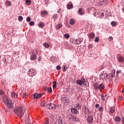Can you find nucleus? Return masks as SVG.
I'll return each instance as SVG.
<instances>
[{
	"label": "nucleus",
	"instance_id": "12",
	"mask_svg": "<svg viewBox=\"0 0 124 124\" xmlns=\"http://www.w3.org/2000/svg\"><path fill=\"white\" fill-rule=\"evenodd\" d=\"M70 110L72 114H77L78 113V110L75 108H71Z\"/></svg>",
	"mask_w": 124,
	"mask_h": 124
},
{
	"label": "nucleus",
	"instance_id": "9",
	"mask_svg": "<svg viewBox=\"0 0 124 124\" xmlns=\"http://www.w3.org/2000/svg\"><path fill=\"white\" fill-rule=\"evenodd\" d=\"M117 61L119 63H124V58L123 56H119L117 58Z\"/></svg>",
	"mask_w": 124,
	"mask_h": 124
},
{
	"label": "nucleus",
	"instance_id": "41",
	"mask_svg": "<svg viewBox=\"0 0 124 124\" xmlns=\"http://www.w3.org/2000/svg\"><path fill=\"white\" fill-rule=\"evenodd\" d=\"M56 28L57 29H61V28H62V24H59L58 25H57L56 26Z\"/></svg>",
	"mask_w": 124,
	"mask_h": 124
},
{
	"label": "nucleus",
	"instance_id": "32",
	"mask_svg": "<svg viewBox=\"0 0 124 124\" xmlns=\"http://www.w3.org/2000/svg\"><path fill=\"white\" fill-rule=\"evenodd\" d=\"M111 26H112V27H116V26H117V22L115 21H112L111 23Z\"/></svg>",
	"mask_w": 124,
	"mask_h": 124
},
{
	"label": "nucleus",
	"instance_id": "48",
	"mask_svg": "<svg viewBox=\"0 0 124 124\" xmlns=\"http://www.w3.org/2000/svg\"><path fill=\"white\" fill-rule=\"evenodd\" d=\"M123 98H124V97H123V96H119L118 97L119 100H122L123 99Z\"/></svg>",
	"mask_w": 124,
	"mask_h": 124
},
{
	"label": "nucleus",
	"instance_id": "47",
	"mask_svg": "<svg viewBox=\"0 0 124 124\" xmlns=\"http://www.w3.org/2000/svg\"><path fill=\"white\" fill-rule=\"evenodd\" d=\"M4 93V92H3V91L2 90H0V95H2Z\"/></svg>",
	"mask_w": 124,
	"mask_h": 124
},
{
	"label": "nucleus",
	"instance_id": "30",
	"mask_svg": "<svg viewBox=\"0 0 124 124\" xmlns=\"http://www.w3.org/2000/svg\"><path fill=\"white\" fill-rule=\"evenodd\" d=\"M100 95L101 96V100H102V101H104V100H105V96H104V94H101Z\"/></svg>",
	"mask_w": 124,
	"mask_h": 124
},
{
	"label": "nucleus",
	"instance_id": "22",
	"mask_svg": "<svg viewBox=\"0 0 124 124\" xmlns=\"http://www.w3.org/2000/svg\"><path fill=\"white\" fill-rule=\"evenodd\" d=\"M11 96L12 97H13L14 98H16V97H17L18 96V95H17V94H16V93L14 92H13L11 93Z\"/></svg>",
	"mask_w": 124,
	"mask_h": 124
},
{
	"label": "nucleus",
	"instance_id": "37",
	"mask_svg": "<svg viewBox=\"0 0 124 124\" xmlns=\"http://www.w3.org/2000/svg\"><path fill=\"white\" fill-rule=\"evenodd\" d=\"M108 75V78H114V75H113V74L112 73H110L109 74V75Z\"/></svg>",
	"mask_w": 124,
	"mask_h": 124
},
{
	"label": "nucleus",
	"instance_id": "1",
	"mask_svg": "<svg viewBox=\"0 0 124 124\" xmlns=\"http://www.w3.org/2000/svg\"><path fill=\"white\" fill-rule=\"evenodd\" d=\"M3 101L5 104L6 105L7 107L9 108L10 109H12L13 108V104L12 101L9 98H7L6 96L4 95L2 97Z\"/></svg>",
	"mask_w": 124,
	"mask_h": 124
},
{
	"label": "nucleus",
	"instance_id": "60",
	"mask_svg": "<svg viewBox=\"0 0 124 124\" xmlns=\"http://www.w3.org/2000/svg\"><path fill=\"white\" fill-rule=\"evenodd\" d=\"M54 124H60L58 123V122H55V123H54Z\"/></svg>",
	"mask_w": 124,
	"mask_h": 124
},
{
	"label": "nucleus",
	"instance_id": "5",
	"mask_svg": "<svg viewBox=\"0 0 124 124\" xmlns=\"http://www.w3.org/2000/svg\"><path fill=\"white\" fill-rule=\"evenodd\" d=\"M100 78L102 80H105L107 77H108V74L106 73V72H102L99 76Z\"/></svg>",
	"mask_w": 124,
	"mask_h": 124
},
{
	"label": "nucleus",
	"instance_id": "29",
	"mask_svg": "<svg viewBox=\"0 0 124 124\" xmlns=\"http://www.w3.org/2000/svg\"><path fill=\"white\" fill-rule=\"evenodd\" d=\"M45 26V24L43 22H40V24L38 25L39 28H43Z\"/></svg>",
	"mask_w": 124,
	"mask_h": 124
},
{
	"label": "nucleus",
	"instance_id": "62",
	"mask_svg": "<svg viewBox=\"0 0 124 124\" xmlns=\"http://www.w3.org/2000/svg\"><path fill=\"white\" fill-rule=\"evenodd\" d=\"M107 97V95L106 94L105 96V97Z\"/></svg>",
	"mask_w": 124,
	"mask_h": 124
},
{
	"label": "nucleus",
	"instance_id": "15",
	"mask_svg": "<svg viewBox=\"0 0 124 124\" xmlns=\"http://www.w3.org/2000/svg\"><path fill=\"white\" fill-rule=\"evenodd\" d=\"M57 121H58V122H57L58 124H63V123H62V117H61V116H58Z\"/></svg>",
	"mask_w": 124,
	"mask_h": 124
},
{
	"label": "nucleus",
	"instance_id": "44",
	"mask_svg": "<svg viewBox=\"0 0 124 124\" xmlns=\"http://www.w3.org/2000/svg\"><path fill=\"white\" fill-rule=\"evenodd\" d=\"M99 111L100 112H102V111H103V107H102V106L100 107L99 108Z\"/></svg>",
	"mask_w": 124,
	"mask_h": 124
},
{
	"label": "nucleus",
	"instance_id": "18",
	"mask_svg": "<svg viewBox=\"0 0 124 124\" xmlns=\"http://www.w3.org/2000/svg\"><path fill=\"white\" fill-rule=\"evenodd\" d=\"M92 11L93 12V15L94 17H96V9L94 8H92Z\"/></svg>",
	"mask_w": 124,
	"mask_h": 124
},
{
	"label": "nucleus",
	"instance_id": "6",
	"mask_svg": "<svg viewBox=\"0 0 124 124\" xmlns=\"http://www.w3.org/2000/svg\"><path fill=\"white\" fill-rule=\"evenodd\" d=\"M46 107L48 108V109L53 110V109H56L57 108V105L54 103H50L47 105Z\"/></svg>",
	"mask_w": 124,
	"mask_h": 124
},
{
	"label": "nucleus",
	"instance_id": "25",
	"mask_svg": "<svg viewBox=\"0 0 124 124\" xmlns=\"http://www.w3.org/2000/svg\"><path fill=\"white\" fill-rule=\"evenodd\" d=\"M69 24H70V25H71V26H73V25H74L75 24V20H74L73 19H70V20L69 21Z\"/></svg>",
	"mask_w": 124,
	"mask_h": 124
},
{
	"label": "nucleus",
	"instance_id": "59",
	"mask_svg": "<svg viewBox=\"0 0 124 124\" xmlns=\"http://www.w3.org/2000/svg\"><path fill=\"white\" fill-rule=\"evenodd\" d=\"M122 93H124V90H122Z\"/></svg>",
	"mask_w": 124,
	"mask_h": 124
},
{
	"label": "nucleus",
	"instance_id": "55",
	"mask_svg": "<svg viewBox=\"0 0 124 124\" xmlns=\"http://www.w3.org/2000/svg\"><path fill=\"white\" fill-rule=\"evenodd\" d=\"M120 72H121V70L117 71H116V74H119V73H120Z\"/></svg>",
	"mask_w": 124,
	"mask_h": 124
},
{
	"label": "nucleus",
	"instance_id": "56",
	"mask_svg": "<svg viewBox=\"0 0 124 124\" xmlns=\"http://www.w3.org/2000/svg\"><path fill=\"white\" fill-rule=\"evenodd\" d=\"M122 124H124V117L122 119Z\"/></svg>",
	"mask_w": 124,
	"mask_h": 124
},
{
	"label": "nucleus",
	"instance_id": "40",
	"mask_svg": "<svg viewBox=\"0 0 124 124\" xmlns=\"http://www.w3.org/2000/svg\"><path fill=\"white\" fill-rule=\"evenodd\" d=\"M95 42H98L99 41V37H96L95 39H94Z\"/></svg>",
	"mask_w": 124,
	"mask_h": 124
},
{
	"label": "nucleus",
	"instance_id": "39",
	"mask_svg": "<svg viewBox=\"0 0 124 124\" xmlns=\"http://www.w3.org/2000/svg\"><path fill=\"white\" fill-rule=\"evenodd\" d=\"M6 3L7 5H8V6H10V5H11V2H10V1H7Z\"/></svg>",
	"mask_w": 124,
	"mask_h": 124
},
{
	"label": "nucleus",
	"instance_id": "2",
	"mask_svg": "<svg viewBox=\"0 0 124 124\" xmlns=\"http://www.w3.org/2000/svg\"><path fill=\"white\" fill-rule=\"evenodd\" d=\"M14 112L16 115L19 117V118H22L24 116V113H25V110L23 109L21 107L16 108L14 109Z\"/></svg>",
	"mask_w": 124,
	"mask_h": 124
},
{
	"label": "nucleus",
	"instance_id": "61",
	"mask_svg": "<svg viewBox=\"0 0 124 124\" xmlns=\"http://www.w3.org/2000/svg\"><path fill=\"white\" fill-rule=\"evenodd\" d=\"M89 47H92V45H89Z\"/></svg>",
	"mask_w": 124,
	"mask_h": 124
},
{
	"label": "nucleus",
	"instance_id": "57",
	"mask_svg": "<svg viewBox=\"0 0 124 124\" xmlns=\"http://www.w3.org/2000/svg\"><path fill=\"white\" fill-rule=\"evenodd\" d=\"M44 124H48V121H46V122H45V123Z\"/></svg>",
	"mask_w": 124,
	"mask_h": 124
},
{
	"label": "nucleus",
	"instance_id": "43",
	"mask_svg": "<svg viewBox=\"0 0 124 124\" xmlns=\"http://www.w3.org/2000/svg\"><path fill=\"white\" fill-rule=\"evenodd\" d=\"M29 25L30 26H34V22H33V21H31L30 23H29Z\"/></svg>",
	"mask_w": 124,
	"mask_h": 124
},
{
	"label": "nucleus",
	"instance_id": "13",
	"mask_svg": "<svg viewBox=\"0 0 124 124\" xmlns=\"http://www.w3.org/2000/svg\"><path fill=\"white\" fill-rule=\"evenodd\" d=\"M72 120L76 123H79V122H80V120L77 116H73L72 118Z\"/></svg>",
	"mask_w": 124,
	"mask_h": 124
},
{
	"label": "nucleus",
	"instance_id": "33",
	"mask_svg": "<svg viewBox=\"0 0 124 124\" xmlns=\"http://www.w3.org/2000/svg\"><path fill=\"white\" fill-rule=\"evenodd\" d=\"M52 17L54 20H56V19H57L58 17H59V16L58 14H55L53 15Z\"/></svg>",
	"mask_w": 124,
	"mask_h": 124
},
{
	"label": "nucleus",
	"instance_id": "28",
	"mask_svg": "<svg viewBox=\"0 0 124 124\" xmlns=\"http://www.w3.org/2000/svg\"><path fill=\"white\" fill-rule=\"evenodd\" d=\"M115 122H121V117L119 116H116L115 118Z\"/></svg>",
	"mask_w": 124,
	"mask_h": 124
},
{
	"label": "nucleus",
	"instance_id": "34",
	"mask_svg": "<svg viewBox=\"0 0 124 124\" xmlns=\"http://www.w3.org/2000/svg\"><path fill=\"white\" fill-rule=\"evenodd\" d=\"M73 7V5L72 4H69L67 5V8L68 9H70L71 8H72Z\"/></svg>",
	"mask_w": 124,
	"mask_h": 124
},
{
	"label": "nucleus",
	"instance_id": "54",
	"mask_svg": "<svg viewBox=\"0 0 124 124\" xmlns=\"http://www.w3.org/2000/svg\"><path fill=\"white\" fill-rule=\"evenodd\" d=\"M109 40H110V41H112V40H113L112 37H109Z\"/></svg>",
	"mask_w": 124,
	"mask_h": 124
},
{
	"label": "nucleus",
	"instance_id": "31",
	"mask_svg": "<svg viewBox=\"0 0 124 124\" xmlns=\"http://www.w3.org/2000/svg\"><path fill=\"white\" fill-rule=\"evenodd\" d=\"M31 3V0H26V4L27 5H30Z\"/></svg>",
	"mask_w": 124,
	"mask_h": 124
},
{
	"label": "nucleus",
	"instance_id": "16",
	"mask_svg": "<svg viewBox=\"0 0 124 124\" xmlns=\"http://www.w3.org/2000/svg\"><path fill=\"white\" fill-rule=\"evenodd\" d=\"M78 14L79 15H84L85 14V11L83 10L82 8H80L78 10Z\"/></svg>",
	"mask_w": 124,
	"mask_h": 124
},
{
	"label": "nucleus",
	"instance_id": "36",
	"mask_svg": "<svg viewBox=\"0 0 124 124\" xmlns=\"http://www.w3.org/2000/svg\"><path fill=\"white\" fill-rule=\"evenodd\" d=\"M19 22H21V21H23V16H20L18 17Z\"/></svg>",
	"mask_w": 124,
	"mask_h": 124
},
{
	"label": "nucleus",
	"instance_id": "42",
	"mask_svg": "<svg viewBox=\"0 0 124 124\" xmlns=\"http://www.w3.org/2000/svg\"><path fill=\"white\" fill-rule=\"evenodd\" d=\"M64 37H65V38H69V37H70V36H69V34H65L64 35Z\"/></svg>",
	"mask_w": 124,
	"mask_h": 124
},
{
	"label": "nucleus",
	"instance_id": "17",
	"mask_svg": "<svg viewBox=\"0 0 124 124\" xmlns=\"http://www.w3.org/2000/svg\"><path fill=\"white\" fill-rule=\"evenodd\" d=\"M95 35H94V33L93 32H91L90 33V34L88 35V37L89 38H90V39H93V38H94Z\"/></svg>",
	"mask_w": 124,
	"mask_h": 124
},
{
	"label": "nucleus",
	"instance_id": "53",
	"mask_svg": "<svg viewBox=\"0 0 124 124\" xmlns=\"http://www.w3.org/2000/svg\"><path fill=\"white\" fill-rule=\"evenodd\" d=\"M61 11H62V9H59L57 11V12H58V13H60L61 12Z\"/></svg>",
	"mask_w": 124,
	"mask_h": 124
},
{
	"label": "nucleus",
	"instance_id": "46",
	"mask_svg": "<svg viewBox=\"0 0 124 124\" xmlns=\"http://www.w3.org/2000/svg\"><path fill=\"white\" fill-rule=\"evenodd\" d=\"M26 21H27V22H31V17H28L26 18Z\"/></svg>",
	"mask_w": 124,
	"mask_h": 124
},
{
	"label": "nucleus",
	"instance_id": "20",
	"mask_svg": "<svg viewBox=\"0 0 124 124\" xmlns=\"http://www.w3.org/2000/svg\"><path fill=\"white\" fill-rule=\"evenodd\" d=\"M97 15H99V16H102V17H104V13H103V11H100L98 12Z\"/></svg>",
	"mask_w": 124,
	"mask_h": 124
},
{
	"label": "nucleus",
	"instance_id": "7",
	"mask_svg": "<svg viewBox=\"0 0 124 124\" xmlns=\"http://www.w3.org/2000/svg\"><path fill=\"white\" fill-rule=\"evenodd\" d=\"M76 83L78 85H79V86H82L84 83H85V78H82L80 80L78 79L77 80Z\"/></svg>",
	"mask_w": 124,
	"mask_h": 124
},
{
	"label": "nucleus",
	"instance_id": "4",
	"mask_svg": "<svg viewBox=\"0 0 124 124\" xmlns=\"http://www.w3.org/2000/svg\"><path fill=\"white\" fill-rule=\"evenodd\" d=\"M28 74L30 77H33L36 74V70L31 68L28 71Z\"/></svg>",
	"mask_w": 124,
	"mask_h": 124
},
{
	"label": "nucleus",
	"instance_id": "21",
	"mask_svg": "<svg viewBox=\"0 0 124 124\" xmlns=\"http://www.w3.org/2000/svg\"><path fill=\"white\" fill-rule=\"evenodd\" d=\"M31 61H35L36 60V55L35 54H33L31 56Z\"/></svg>",
	"mask_w": 124,
	"mask_h": 124
},
{
	"label": "nucleus",
	"instance_id": "14",
	"mask_svg": "<svg viewBox=\"0 0 124 124\" xmlns=\"http://www.w3.org/2000/svg\"><path fill=\"white\" fill-rule=\"evenodd\" d=\"M93 116H89L87 118V122L89 124H91V123H93Z\"/></svg>",
	"mask_w": 124,
	"mask_h": 124
},
{
	"label": "nucleus",
	"instance_id": "58",
	"mask_svg": "<svg viewBox=\"0 0 124 124\" xmlns=\"http://www.w3.org/2000/svg\"><path fill=\"white\" fill-rule=\"evenodd\" d=\"M103 4H104V5H106V4H106V2H104Z\"/></svg>",
	"mask_w": 124,
	"mask_h": 124
},
{
	"label": "nucleus",
	"instance_id": "45",
	"mask_svg": "<svg viewBox=\"0 0 124 124\" xmlns=\"http://www.w3.org/2000/svg\"><path fill=\"white\" fill-rule=\"evenodd\" d=\"M61 66L60 65L57 66L56 69H57V70H61Z\"/></svg>",
	"mask_w": 124,
	"mask_h": 124
},
{
	"label": "nucleus",
	"instance_id": "10",
	"mask_svg": "<svg viewBox=\"0 0 124 124\" xmlns=\"http://www.w3.org/2000/svg\"><path fill=\"white\" fill-rule=\"evenodd\" d=\"M62 102H64V103H68L69 102V100L65 97H62L61 98Z\"/></svg>",
	"mask_w": 124,
	"mask_h": 124
},
{
	"label": "nucleus",
	"instance_id": "50",
	"mask_svg": "<svg viewBox=\"0 0 124 124\" xmlns=\"http://www.w3.org/2000/svg\"><path fill=\"white\" fill-rule=\"evenodd\" d=\"M41 106L45 107V104L44 102H42L41 104Z\"/></svg>",
	"mask_w": 124,
	"mask_h": 124
},
{
	"label": "nucleus",
	"instance_id": "19",
	"mask_svg": "<svg viewBox=\"0 0 124 124\" xmlns=\"http://www.w3.org/2000/svg\"><path fill=\"white\" fill-rule=\"evenodd\" d=\"M75 108L78 110H79V109H81V105L80 104H77L75 105Z\"/></svg>",
	"mask_w": 124,
	"mask_h": 124
},
{
	"label": "nucleus",
	"instance_id": "8",
	"mask_svg": "<svg viewBox=\"0 0 124 124\" xmlns=\"http://www.w3.org/2000/svg\"><path fill=\"white\" fill-rule=\"evenodd\" d=\"M41 96H42V95L40 93H35L33 95L34 99H39V98H41Z\"/></svg>",
	"mask_w": 124,
	"mask_h": 124
},
{
	"label": "nucleus",
	"instance_id": "24",
	"mask_svg": "<svg viewBox=\"0 0 124 124\" xmlns=\"http://www.w3.org/2000/svg\"><path fill=\"white\" fill-rule=\"evenodd\" d=\"M41 15L42 17H44V16H46V15H48V12L47 11H45L41 12Z\"/></svg>",
	"mask_w": 124,
	"mask_h": 124
},
{
	"label": "nucleus",
	"instance_id": "63",
	"mask_svg": "<svg viewBox=\"0 0 124 124\" xmlns=\"http://www.w3.org/2000/svg\"><path fill=\"white\" fill-rule=\"evenodd\" d=\"M114 74V75H115V73H114V74Z\"/></svg>",
	"mask_w": 124,
	"mask_h": 124
},
{
	"label": "nucleus",
	"instance_id": "49",
	"mask_svg": "<svg viewBox=\"0 0 124 124\" xmlns=\"http://www.w3.org/2000/svg\"><path fill=\"white\" fill-rule=\"evenodd\" d=\"M95 108H98V107H99V104H96L95 105Z\"/></svg>",
	"mask_w": 124,
	"mask_h": 124
},
{
	"label": "nucleus",
	"instance_id": "52",
	"mask_svg": "<svg viewBox=\"0 0 124 124\" xmlns=\"http://www.w3.org/2000/svg\"><path fill=\"white\" fill-rule=\"evenodd\" d=\"M92 8H87V11H88V12H90V11L92 10Z\"/></svg>",
	"mask_w": 124,
	"mask_h": 124
},
{
	"label": "nucleus",
	"instance_id": "23",
	"mask_svg": "<svg viewBox=\"0 0 124 124\" xmlns=\"http://www.w3.org/2000/svg\"><path fill=\"white\" fill-rule=\"evenodd\" d=\"M104 2H106V4H107L108 3V1L106 0L101 1L98 3V5H103V4L104 5L103 3H104Z\"/></svg>",
	"mask_w": 124,
	"mask_h": 124
},
{
	"label": "nucleus",
	"instance_id": "51",
	"mask_svg": "<svg viewBox=\"0 0 124 124\" xmlns=\"http://www.w3.org/2000/svg\"><path fill=\"white\" fill-rule=\"evenodd\" d=\"M62 68L63 69V71H64V72L66 71V70H65V66L63 65Z\"/></svg>",
	"mask_w": 124,
	"mask_h": 124
},
{
	"label": "nucleus",
	"instance_id": "3",
	"mask_svg": "<svg viewBox=\"0 0 124 124\" xmlns=\"http://www.w3.org/2000/svg\"><path fill=\"white\" fill-rule=\"evenodd\" d=\"M93 87L94 90H99V91H102L105 88V86L103 84H98V83L94 84Z\"/></svg>",
	"mask_w": 124,
	"mask_h": 124
},
{
	"label": "nucleus",
	"instance_id": "27",
	"mask_svg": "<svg viewBox=\"0 0 124 124\" xmlns=\"http://www.w3.org/2000/svg\"><path fill=\"white\" fill-rule=\"evenodd\" d=\"M110 113H114L115 112V107H111L109 109Z\"/></svg>",
	"mask_w": 124,
	"mask_h": 124
},
{
	"label": "nucleus",
	"instance_id": "11",
	"mask_svg": "<svg viewBox=\"0 0 124 124\" xmlns=\"http://www.w3.org/2000/svg\"><path fill=\"white\" fill-rule=\"evenodd\" d=\"M44 90L45 92H47V93H52V88L51 87H45Z\"/></svg>",
	"mask_w": 124,
	"mask_h": 124
},
{
	"label": "nucleus",
	"instance_id": "26",
	"mask_svg": "<svg viewBox=\"0 0 124 124\" xmlns=\"http://www.w3.org/2000/svg\"><path fill=\"white\" fill-rule=\"evenodd\" d=\"M43 46H44L45 48H49V47H50V44L47 43H44Z\"/></svg>",
	"mask_w": 124,
	"mask_h": 124
},
{
	"label": "nucleus",
	"instance_id": "35",
	"mask_svg": "<svg viewBox=\"0 0 124 124\" xmlns=\"http://www.w3.org/2000/svg\"><path fill=\"white\" fill-rule=\"evenodd\" d=\"M53 89L57 88V82L54 81L53 82Z\"/></svg>",
	"mask_w": 124,
	"mask_h": 124
},
{
	"label": "nucleus",
	"instance_id": "38",
	"mask_svg": "<svg viewBox=\"0 0 124 124\" xmlns=\"http://www.w3.org/2000/svg\"><path fill=\"white\" fill-rule=\"evenodd\" d=\"M23 97L24 98H27V97H28V94H27V93H24L23 94Z\"/></svg>",
	"mask_w": 124,
	"mask_h": 124
}]
</instances>
